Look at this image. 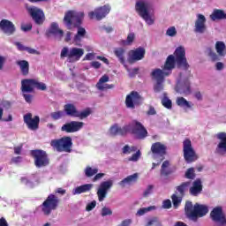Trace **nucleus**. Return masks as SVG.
<instances>
[{
    "label": "nucleus",
    "mask_w": 226,
    "mask_h": 226,
    "mask_svg": "<svg viewBox=\"0 0 226 226\" xmlns=\"http://www.w3.org/2000/svg\"><path fill=\"white\" fill-rule=\"evenodd\" d=\"M57 194L60 195V197H63V195L66 194V190L64 188H56L55 193L49 194L47 199H56V195Z\"/></svg>",
    "instance_id": "nucleus-46"
},
{
    "label": "nucleus",
    "mask_w": 226,
    "mask_h": 226,
    "mask_svg": "<svg viewBox=\"0 0 226 226\" xmlns=\"http://www.w3.org/2000/svg\"><path fill=\"white\" fill-rule=\"evenodd\" d=\"M24 123L26 124L28 130L34 132L38 129L40 124V117L35 116L33 118V114L27 113L24 115Z\"/></svg>",
    "instance_id": "nucleus-16"
},
{
    "label": "nucleus",
    "mask_w": 226,
    "mask_h": 226,
    "mask_svg": "<svg viewBox=\"0 0 226 226\" xmlns=\"http://www.w3.org/2000/svg\"><path fill=\"white\" fill-rule=\"evenodd\" d=\"M184 158L187 163H192L197 160V154L192 146V140L185 139L183 142Z\"/></svg>",
    "instance_id": "nucleus-11"
},
{
    "label": "nucleus",
    "mask_w": 226,
    "mask_h": 226,
    "mask_svg": "<svg viewBox=\"0 0 226 226\" xmlns=\"http://www.w3.org/2000/svg\"><path fill=\"white\" fill-rule=\"evenodd\" d=\"M84 128V122L72 121L62 126V132H66V133H75V132H79Z\"/></svg>",
    "instance_id": "nucleus-20"
},
{
    "label": "nucleus",
    "mask_w": 226,
    "mask_h": 226,
    "mask_svg": "<svg viewBox=\"0 0 226 226\" xmlns=\"http://www.w3.org/2000/svg\"><path fill=\"white\" fill-rule=\"evenodd\" d=\"M177 93L179 94H185V96H188V94H192V88L190 87V80L188 78H180L177 81L176 87Z\"/></svg>",
    "instance_id": "nucleus-14"
},
{
    "label": "nucleus",
    "mask_w": 226,
    "mask_h": 226,
    "mask_svg": "<svg viewBox=\"0 0 226 226\" xmlns=\"http://www.w3.org/2000/svg\"><path fill=\"white\" fill-rule=\"evenodd\" d=\"M188 186H190V182H185L181 185L177 186V192L172 194L171 199H183L186 190H188Z\"/></svg>",
    "instance_id": "nucleus-29"
},
{
    "label": "nucleus",
    "mask_w": 226,
    "mask_h": 226,
    "mask_svg": "<svg viewBox=\"0 0 226 226\" xmlns=\"http://www.w3.org/2000/svg\"><path fill=\"white\" fill-rule=\"evenodd\" d=\"M174 67L177 65L178 68H182L183 70H188L189 66L188 62L186 61V49H185L184 46H179L176 49L174 52Z\"/></svg>",
    "instance_id": "nucleus-8"
},
{
    "label": "nucleus",
    "mask_w": 226,
    "mask_h": 226,
    "mask_svg": "<svg viewBox=\"0 0 226 226\" xmlns=\"http://www.w3.org/2000/svg\"><path fill=\"white\" fill-rule=\"evenodd\" d=\"M94 207H96V200H93L92 202L88 203L86 207V210L93 211Z\"/></svg>",
    "instance_id": "nucleus-58"
},
{
    "label": "nucleus",
    "mask_w": 226,
    "mask_h": 226,
    "mask_svg": "<svg viewBox=\"0 0 226 226\" xmlns=\"http://www.w3.org/2000/svg\"><path fill=\"white\" fill-rule=\"evenodd\" d=\"M141 153L140 150H138L135 154L129 158L130 162H139V158H140Z\"/></svg>",
    "instance_id": "nucleus-55"
},
{
    "label": "nucleus",
    "mask_w": 226,
    "mask_h": 226,
    "mask_svg": "<svg viewBox=\"0 0 226 226\" xmlns=\"http://www.w3.org/2000/svg\"><path fill=\"white\" fill-rule=\"evenodd\" d=\"M185 177L187 179H193L195 177V170L193 168H190L185 172Z\"/></svg>",
    "instance_id": "nucleus-54"
},
{
    "label": "nucleus",
    "mask_w": 226,
    "mask_h": 226,
    "mask_svg": "<svg viewBox=\"0 0 226 226\" xmlns=\"http://www.w3.org/2000/svg\"><path fill=\"white\" fill-rule=\"evenodd\" d=\"M211 20H225L226 19V13L225 11L220 9H215L210 15Z\"/></svg>",
    "instance_id": "nucleus-35"
},
{
    "label": "nucleus",
    "mask_w": 226,
    "mask_h": 226,
    "mask_svg": "<svg viewBox=\"0 0 226 226\" xmlns=\"http://www.w3.org/2000/svg\"><path fill=\"white\" fill-rule=\"evenodd\" d=\"M115 56L118 58L122 64H124V54H126V50L123 48H116L114 49Z\"/></svg>",
    "instance_id": "nucleus-39"
},
{
    "label": "nucleus",
    "mask_w": 226,
    "mask_h": 226,
    "mask_svg": "<svg viewBox=\"0 0 226 226\" xmlns=\"http://www.w3.org/2000/svg\"><path fill=\"white\" fill-rule=\"evenodd\" d=\"M16 64L19 66L22 75H29V62L26 60H18Z\"/></svg>",
    "instance_id": "nucleus-36"
},
{
    "label": "nucleus",
    "mask_w": 226,
    "mask_h": 226,
    "mask_svg": "<svg viewBox=\"0 0 226 226\" xmlns=\"http://www.w3.org/2000/svg\"><path fill=\"white\" fill-rule=\"evenodd\" d=\"M177 34V30H176V26H170L166 31V35L170 36V38H174Z\"/></svg>",
    "instance_id": "nucleus-50"
},
{
    "label": "nucleus",
    "mask_w": 226,
    "mask_h": 226,
    "mask_svg": "<svg viewBox=\"0 0 226 226\" xmlns=\"http://www.w3.org/2000/svg\"><path fill=\"white\" fill-rule=\"evenodd\" d=\"M11 103L8 101H3L0 103V121H3V116L4 115V109H10Z\"/></svg>",
    "instance_id": "nucleus-43"
},
{
    "label": "nucleus",
    "mask_w": 226,
    "mask_h": 226,
    "mask_svg": "<svg viewBox=\"0 0 226 226\" xmlns=\"http://www.w3.org/2000/svg\"><path fill=\"white\" fill-rule=\"evenodd\" d=\"M185 211L188 218H192V213H193V203L192 201H186L185 206Z\"/></svg>",
    "instance_id": "nucleus-42"
},
{
    "label": "nucleus",
    "mask_w": 226,
    "mask_h": 226,
    "mask_svg": "<svg viewBox=\"0 0 226 226\" xmlns=\"http://www.w3.org/2000/svg\"><path fill=\"white\" fill-rule=\"evenodd\" d=\"M133 41H135V34L130 33L128 34L126 40H122L120 41V45L123 47H130L133 45Z\"/></svg>",
    "instance_id": "nucleus-38"
},
{
    "label": "nucleus",
    "mask_w": 226,
    "mask_h": 226,
    "mask_svg": "<svg viewBox=\"0 0 226 226\" xmlns=\"http://www.w3.org/2000/svg\"><path fill=\"white\" fill-rule=\"evenodd\" d=\"M83 56L84 49L78 47H64L60 53L61 58L64 59V57H67L68 63H77V61H80Z\"/></svg>",
    "instance_id": "nucleus-5"
},
{
    "label": "nucleus",
    "mask_w": 226,
    "mask_h": 226,
    "mask_svg": "<svg viewBox=\"0 0 226 226\" xmlns=\"http://www.w3.org/2000/svg\"><path fill=\"white\" fill-rule=\"evenodd\" d=\"M64 116V112L63 111H56L51 114V117H53V119H61Z\"/></svg>",
    "instance_id": "nucleus-57"
},
{
    "label": "nucleus",
    "mask_w": 226,
    "mask_h": 226,
    "mask_svg": "<svg viewBox=\"0 0 226 226\" xmlns=\"http://www.w3.org/2000/svg\"><path fill=\"white\" fill-rule=\"evenodd\" d=\"M84 19V12L77 11H69L65 13L64 22L67 29H72V26H80Z\"/></svg>",
    "instance_id": "nucleus-6"
},
{
    "label": "nucleus",
    "mask_w": 226,
    "mask_h": 226,
    "mask_svg": "<svg viewBox=\"0 0 226 226\" xmlns=\"http://www.w3.org/2000/svg\"><path fill=\"white\" fill-rule=\"evenodd\" d=\"M64 110L67 116H71L72 117H77L79 110L72 104H67L64 106Z\"/></svg>",
    "instance_id": "nucleus-40"
},
{
    "label": "nucleus",
    "mask_w": 226,
    "mask_h": 226,
    "mask_svg": "<svg viewBox=\"0 0 226 226\" xmlns=\"http://www.w3.org/2000/svg\"><path fill=\"white\" fill-rule=\"evenodd\" d=\"M210 218L215 224V226H226V215L222 207H215L210 212Z\"/></svg>",
    "instance_id": "nucleus-10"
},
{
    "label": "nucleus",
    "mask_w": 226,
    "mask_h": 226,
    "mask_svg": "<svg viewBox=\"0 0 226 226\" xmlns=\"http://www.w3.org/2000/svg\"><path fill=\"white\" fill-rule=\"evenodd\" d=\"M146 56V49L142 47L132 49L128 53L129 63H137V61H142Z\"/></svg>",
    "instance_id": "nucleus-15"
},
{
    "label": "nucleus",
    "mask_w": 226,
    "mask_h": 226,
    "mask_svg": "<svg viewBox=\"0 0 226 226\" xmlns=\"http://www.w3.org/2000/svg\"><path fill=\"white\" fill-rule=\"evenodd\" d=\"M142 102V97L137 92L133 91L126 96L125 105L127 109H135V105Z\"/></svg>",
    "instance_id": "nucleus-19"
},
{
    "label": "nucleus",
    "mask_w": 226,
    "mask_h": 226,
    "mask_svg": "<svg viewBox=\"0 0 226 226\" xmlns=\"http://www.w3.org/2000/svg\"><path fill=\"white\" fill-rule=\"evenodd\" d=\"M25 51L28 52V54H34L35 56H40V51H38L33 48L26 47Z\"/></svg>",
    "instance_id": "nucleus-61"
},
{
    "label": "nucleus",
    "mask_w": 226,
    "mask_h": 226,
    "mask_svg": "<svg viewBox=\"0 0 226 226\" xmlns=\"http://www.w3.org/2000/svg\"><path fill=\"white\" fill-rule=\"evenodd\" d=\"M76 115V117H79V119H86V117H88V116L91 115V109H87L83 111H78Z\"/></svg>",
    "instance_id": "nucleus-47"
},
{
    "label": "nucleus",
    "mask_w": 226,
    "mask_h": 226,
    "mask_svg": "<svg viewBox=\"0 0 226 226\" xmlns=\"http://www.w3.org/2000/svg\"><path fill=\"white\" fill-rule=\"evenodd\" d=\"M72 138L70 137H64L59 139H53L50 142V146L54 147L59 153H72Z\"/></svg>",
    "instance_id": "nucleus-7"
},
{
    "label": "nucleus",
    "mask_w": 226,
    "mask_h": 226,
    "mask_svg": "<svg viewBox=\"0 0 226 226\" xmlns=\"http://www.w3.org/2000/svg\"><path fill=\"white\" fill-rule=\"evenodd\" d=\"M112 185H114L112 180L101 183L97 190L98 199H105V197H107V193H109V191L112 188Z\"/></svg>",
    "instance_id": "nucleus-23"
},
{
    "label": "nucleus",
    "mask_w": 226,
    "mask_h": 226,
    "mask_svg": "<svg viewBox=\"0 0 226 226\" xmlns=\"http://www.w3.org/2000/svg\"><path fill=\"white\" fill-rule=\"evenodd\" d=\"M169 165H170L169 161H164L162 162V169H161L162 176H169V174H170V170H169Z\"/></svg>",
    "instance_id": "nucleus-44"
},
{
    "label": "nucleus",
    "mask_w": 226,
    "mask_h": 226,
    "mask_svg": "<svg viewBox=\"0 0 226 226\" xmlns=\"http://www.w3.org/2000/svg\"><path fill=\"white\" fill-rule=\"evenodd\" d=\"M194 98L199 102L202 101V93H200V91L194 92Z\"/></svg>",
    "instance_id": "nucleus-64"
},
{
    "label": "nucleus",
    "mask_w": 226,
    "mask_h": 226,
    "mask_svg": "<svg viewBox=\"0 0 226 226\" xmlns=\"http://www.w3.org/2000/svg\"><path fill=\"white\" fill-rule=\"evenodd\" d=\"M48 34L49 36L52 34L53 36H56L58 40H61V38H63L64 34V32L59 29V25L57 23H52L48 30Z\"/></svg>",
    "instance_id": "nucleus-27"
},
{
    "label": "nucleus",
    "mask_w": 226,
    "mask_h": 226,
    "mask_svg": "<svg viewBox=\"0 0 226 226\" xmlns=\"http://www.w3.org/2000/svg\"><path fill=\"white\" fill-rule=\"evenodd\" d=\"M207 213H209V207L207 205L196 203L193 207V212L192 213V219L195 220V218H202L203 216H206Z\"/></svg>",
    "instance_id": "nucleus-21"
},
{
    "label": "nucleus",
    "mask_w": 226,
    "mask_h": 226,
    "mask_svg": "<svg viewBox=\"0 0 226 226\" xmlns=\"http://www.w3.org/2000/svg\"><path fill=\"white\" fill-rule=\"evenodd\" d=\"M128 132L135 134L137 139H146L147 137V130L140 124V122L134 120L128 125L124 127L119 126V124H113L109 130V135L111 137H116L117 135H126Z\"/></svg>",
    "instance_id": "nucleus-1"
},
{
    "label": "nucleus",
    "mask_w": 226,
    "mask_h": 226,
    "mask_svg": "<svg viewBox=\"0 0 226 226\" xmlns=\"http://www.w3.org/2000/svg\"><path fill=\"white\" fill-rule=\"evenodd\" d=\"M202 192V181L196 179L192 183V186L190 188V193L192 197H197Z\"/></svg>",
    "instance_id": "nucleus-32"
},
{
    "label": "nucleus",
    "mask_w": 226,
    "mask_h": 226,
    "mask_svg": "<svg viewBox=\"0 0 226 226\" xmlns=\"http://www.w3.org/2000/svg\"><path fill=\"white\" fill-rule=\"evenodd\" d=\"M216 138L220 141L215 148V153L223 156L226 154V132L217 133Z\"/></svg>",
    "instance_id": "nucleus-22"
},
{
    "label": "nucleus",
    "mask_w": 226,
    "mask_h": 226,
    "mask_svg": "<svg viewBox=\"0 0 226 226\" xmlns=\"http://www.w3.org/2000/svg\"><path fill=\"white\" fill-rule=\"evenodd\" d=\"M172 70H174V55H170L162 70L154 69L151 72L152 79L155 81L165 82V77H169L172 73Z\"/></svg>",
    "instance_id": "nucleus-3"
},
{
    "label": "nucleus",
    "mask_w": 226,
    "mask_h": 226,
    "mask_svg": "<svg viewBox=\"0 0 226 226\" xmlns=\"http://www.w3.org/2000/svg\"><path fill=\"white\" fill-rule=\"evenodd\" d=\"M137 181H139V173H134L124 178L120 182V185L122 186H132V185H135Z\"/></svg>",
    "instance_id": "nucleus-33"
},
{
    "label": "nucleus",
    "mask_w": 226,
    "mask_h": 226,
    "mask_svg": "<svg viewBox=\"0 0 226 226\" xmlns=\"http://www.w3.org/2000/svg\"><path fill=\"white\" fill-rule=\"evenodd\" d=\"M21 29H22V31H25V33L27 31H31V29H33V25H31V24L23 25L21 26Z\"/></svg>",
    "instance_id": "nucleus-63"
},
{
    "label": "nucleus",
    "mask_w": 226,
    "mask_h": 226,
    "mask_svg": "<svg viewBox=\"0 0 226 226\" xmlns=\"http://www.w3.org/2000/svg\"><path fill=\"white\" fill-rule=\"evenodd\" d=\"M151 1L149 0H138L135 4L137 13L145 20L147 26H153L156 18L154 11H151Z\"/></svg>",
    "instance_id": "nucleus-2"
},
{
    "label": "nucleus",
    "mask_w": 226,
    "mask_h": 226,
    "mask_svg": "<svg viewBox=\"0 0 226 226\" xmlns=\"http://www.w3.org/2000/svg\"><path fill=\"white\" fill-rule=\"evenodd\" d=\"M155 85L154 86V93H160V91H163V82L164 81H155Z\"/></svg>",
    "instance_id": "nucleus-52"
},
{
    "label": "nucleus",
    "mask_w": 226,
    "mask_h": 226,
    "mask_svg": "<svg viewBox=\"0 0 226 226\" xmlns=\"http://www.w3.org/2000/svg\"><path fill=\"white\" fill-rule=\"evenodd\" d=\"M109 80H110V78L109 77V75L104 74L102 77L100 78L99 81L95 85V87L99 91H105L106 89H112V87H114V85L107 84V82H109Z\"/></svg>",
    "instance_id": "nucleus-26"
},
{
    "label": "nucleus",
    "mask_w": 226,
    "mask_h": 226,
    "mask_svg": "<svg viewBox=\"0 0 226 226\" xmlns=\"http://www.w3.org/2000/svg\"><path fill=\"white\" fill-rule=\"evenodd\" d=\"M162 226V222H160V221H158V217H153L152 219H150L146 226Z\"/></svg>",
    "instance_id": "nucleus-51"
},
{
    "label": "nucleus",
    "mask_w": 226,
    "mask_h": 226,
    "mask_svg": "<svg viewBox=\"0 0 226 226\" xmlns=\"http://www.w3.org/2000/svg\"><path fill=\"white\" fill-rule=\"evenodd\" d=\"M94 59V53H88L85 56L84 61H93Z\"/></svg>",
    "instance_id": "nucleus-62"
},
{
    "label": "nucleus",
    "mask_w": 226,
    "mask_h": 226,
    "mask_svg": "<svg viewBox=\"0 0 226 226\" xmlns=\"http://www.w3.org/2000/svg\"><path fill=\"white\" fill-rule=\"evenodd\" d=\"M34 87L36 89H39L40 91H45L47 89V85L43 82H40L37 79H35Z\"/></svg>",
    "instance_id": "nucleus-53"
},
{
    "label": "nucleus",
    "mask_w": 226,
    "mask_h": 226,
    "mask_svg": "<svg viewBox=\"0 0 226 226\" xmlns=\"http://www.w3.org/2000/svg\"><path fill=\"white\" fill-rule=\"evenodd\" d=\"M26 10L28 15L32 17L33 20L38 26H41V24L45 22V13L40 7L34 5H26Z\"/></svg>",
    "instance_id": "nucleus-9"
},
{
    "label": "nucleus",
    "mask_w": 226,
    "mask_h": 226,
    "mask_svg": "<svg viewBox=\"0 0 226 226\" xmlns=\"http://www.w3.org/2000/svg\"><path fill=\"white\" fill-rule=\"evenodd\" d=\"M110 215H112V210H110V208L106 207H102V216H110Z\"/></svg>",
    "instance_id": "nucleus-56"
},
{
    "label": "nucleus",
    "mask_w": 226,
    "mask_h": 226,
    "mask_svg": "<svg viewBox=\"0 0 226 226\" xmlns=\"http://www.w3.org/2000/svg\"><path fill=\"white\" fill-rule=\"evenodd\" d=\"M93 184H85L83 185L76 186L72 189V195H80L81 193H87L93 190Z\"/></svg>",
    "instance_id": "nucleus-30"
},
{
    "label": "nucleus",
    "mask_w": 226,
    "mask_h": 226,
    "mask_svg": "<svg viewBox=\"0 0 226 226\" xmlns=\"http://www.w3.org/2000/svg\"><path fill=\"white\" fill-rule=\"evenodd\" d=\"M86 28L82 26H78L77 34L73 37V41L75 45H80V41L86 38Z\"/></svg>",
    "instance_id": "nucleus-34"
},
{
    "label": "nucleus",
    "mask_w": 226,
    "mask_h": 226,
    "mask_svg": "<svg viewBox=\"0 0 226 226\" xmlns=\"http://www.w3.org/2000/svg\"><path fill=\"white\" fill-rule=\"evenodd\" d=\"M0 29L4 34H7V36H11V34L15 33V25L8 19H2L0 21Z\"/></svg>",
    "instance_id": "nucleus-24"
},
{
    "label": "nucleus",
    "mask_w": 226,
    "mask_h": 226,
    "mask_svg": "<svg viewBox=\"0 0 226 226\" xmlns=\"http://www.w3.org/2000/svg\"><path fill=\"white\" fill-rule=\"evenodd\" d=\"M152 158L154 161L152 163V170L156 169L160 163L165 160L167 154V146L162 142H155L151 146Z\"/></svg>",
    "instance_id": "nucleus-4"
},
{
    "label": "nucleus",
    "mask_w": 226,
    "mask_h": 226,
    "mask_svg": "<svg viewBox=\"0 0 226 226\" xmlns=\"http://www.w3.org/2000/svg\"><path fill=\"white\" fill-rule=\"evenodd\" d=\"M162 104L165 107V109H168V110H170V109H172V101L167 96H164L162 99Z\"/></svg>",
    "instance_id": "nucleus-48"
},
{
    "label": "nucleus",
    "mask_w": 226,
    "mask_h": 226,
    "mask_svg": "<svg viewBox=\"0 0 226 226\" xmlns=\"http://www.w3.org/2000/svg\"><path fill=\"white\" fill-rule=\"evenodd\" d=\"M206 16L197 14L194 23V33H199V34H204V33H206Z\"/></svg>",
    "instance_id": "nucleus-18"
},
{
    "label": "nucleus",
    "mask_w": 226,
    "mask_h": 226,
    "mask_svg": "<svg viewBox=\"0 0 226 226\" xmlns=\"http://www.w3.org/2000/svg\"><path fill=\"white\" fill-rule=\"evenodd\" d=\"M20 181L22 185H25L27 188H34V186H38V185H40V178L36 175L22 177Z\"/></svg>",
    "instance_id": "nucleus-25"
},
{
    "label": "nucleus",
    "mask_w": 226,
    "mask_h": 226,
    "mask_svg": "<svg viewBox=\"0 0 226 226\" xmlns=\"http://www.w3.org/2000/svg\"><path fill=\"white\" fill-rule=\"evenodd\" d=\"M35 79H23L21 81V91L22 93H33V89H34Z\"/></svg>",
    "instance_id": "nucleus-28"
},
{
    "label": "nucleus",
    "mask_w": 226,
    "mask_h": 226,
    "mask_svg": "<svg viewBox=\"0 0 226 226\" xmlns=\"http://www.w3.org/2000/svg\"><path fill=\"white\" fill-rule=\"evenodd\" d=\"M32 156L34 160V165L38 169L41 167H47L49 165V157H47V153L43 150H34L31 152Z\"/></svg>",
    "instance_id": "nucleus-12"
},
{
    "label": "nucleus",
    "mask_w": 226,
    "mask_h": 226,
    "mask_svg": "<svg viewBox=\"0 0 226 226\" xmlns=\"http://www.w3.org/2000/svg\"><path fill=\"white\" fill-rule=\"evenodd\" d=\"M154 209H156L155 206H150V207H142V208H139L138 210L137 215L139 216H144V215H146V213H149V211H154Z\"/></svg>",
    "instance_id": "nucleus-45"
},
{
    "label": "nucleus",
    "mask_w": 226,
    "mask_h": 226,
    "mask_svg": "<svg viewBox=\"0 0 226 226\" xmlns=\"http://www.w3.org/2000/svg\"><path fill=\"white\" fill-rule=\"evenodd\" d=\"M111 7L109 4L95 8L94 11L88 12L89 19H95L96 20H102L110 13Z\"/></svg>",
    "instance_id": "nucleus-13"
},
{
    "label": "nucleus",
    "mask_w": 226,
    "mask_h": 226,
    "mask_svg": "<svg viewBox=\"0 0 226 226\" xmlns=\"http://www.w3.org/2000/svg\"><path fill=\"white\" fill-rule=\"evenodd\" d=\"M84 174L86 177H93V176H96V174H98V168L87 166L84 170Z\"/></svg>",
    "instance_id": "nucleus-41"
},
{
    "label": "nucleus",
    "mask_w": 226,
    "mask_h": 226,
    "mask_svg": "<svg viewBox=\"0 0 226 226\" xmlns=\"http://www.w3.org/2000/svg\"><path fill=\"white\" fill-rule=\"evenodd\" d=\"M135 151H137V147H130L126 145L123 148L124 154H130V153H135Z\"/></svg>",
    "instance_id": "nucleus-49"
},
{
    "label": "nucleus",
    "mask_w": 226,
    "mask_h": 226,
    "mask_svg": "<svg viewBox=\"0 0 226 226\" xmlns=\"http://www.w3.org/2000/svg\"><path fill=\"white\" fill-rule=\"evenodd\" d=\"M153 193V185H148L147 188L143 192L144 197H149Z\"/></svg>",
    "instance_id": "nucleus-60"
},
{
    "label": "nucleus",
    "mask_w": 226,
    "mask_h": 226,
    "mask_svg": "<svg viewBox=\"0 0 226 226\" xmlns=\"http://www.w3.org/2000/svg\"><path fill=\"white\" fill-rule=\"evenodd\" d=\"M59 204V200L57 199H47L42 203V213L46 215V216H49L54 209L57 208V205Z\"/></svg>",
    "instance_id": "nucleus-17"
},
{
    "label": "nucleus",
    "mask_w": 226,
    "mask_h": 226,
    "mask_svg": "<svg viewBox=\"0 0 226 226\" xmlns=\"http://www.w3.org/2000/svg\"><path fill=\"white\" fill-rule=\"evenodd\" d=\"M176 103L178 107L181 109H184V110L188 111L192 110L193 109V104L192 102H188L185 99V97H177L176 100Z\"/></svg>",
    "instance_id": "nucleus-31"
},
{
    "label": "nucleus",
    "mask_w": 226,
    "mask_h": 226,
    "mask_svg": "<svg viewBox=\"0 0 226 226\" xmlns=\"http://www.w3.org/2000/svg\"><path fill=\"white\" fill-rule=\"evenodd\" d=\"M215 50L221 57H225L226 56V45L225 42L218 41L215 42Z\"/></svg>",
    "instance_id": "nucleus-37"
},
{
    "label": "nucleus",
    "mask_w": 226,
    "mask_h": 226,
    "mask_svg": "<svg viewBox=\"0 0 226 226\" xmlns=\"http://www.w3.org/2000/svg\"><path fill=\"white\" fill-rule=\"evenodd\" d=\"M162 207L164 209H170L172 207V202L170 201V200H164L162 203Z\"/></svg>",
    "instance_id": "nucleus-59"
}]
</instances>
